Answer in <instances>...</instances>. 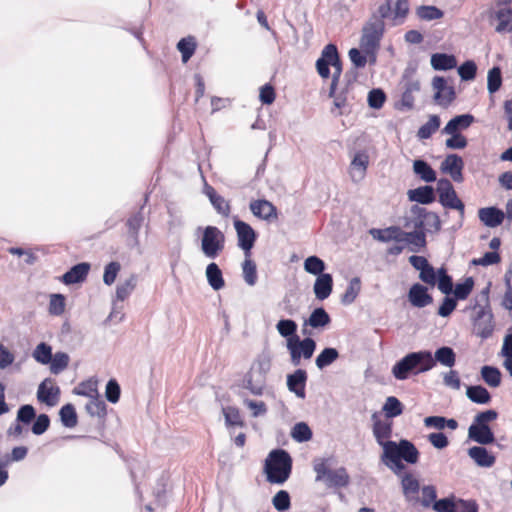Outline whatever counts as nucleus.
Listing matches in <instances>:
<instances>
[{
    "label": "nucleus",
    "instance_id": "09e8293b",
    "mask_svg": "<svg viewBox=\"0 0 512 512\" xmlns=\"http://www.w3.org/2000/svg\"><path fill=\"white\" fill-rule=\"evenodd\" d=\"M62 424L67 428H73L77 425V414L72 404L64 405L59 412Z\"/></svg>",
    "mask_w": 512,
    "mask_h": 512
},
{
    "label": "nucleus",
    "instance_id": "13d9d810",
    "mask_svg": "<svg viewBox=\"0 0 512 512\" xmlns=\"http://www.w3.org/2000/svg\"><path fill=\"white\" fill-rule=\"evenodd\" d=\"M474 287V280L472 277H467L464 282L457 283L455 289L452 291L454 293L456 300H465Z\"/></svg>",
    "mask_w": 512,
    "mask_h": 512
},
{
    "label": "nucleus",
    "instance_id": "7ed1b4c3",
    "mask_svg": "<svg viewBox=\"0 0 512 512\" xmlns=\"http://www.w3.org/2000/svg\"><path fill=\"white\" fill-rule=\"evenodd\" d=\"M291 470L292 458L283 449L271 451L265 460L264 471L269 483L283 484L289 478Z\"/></svg>",
    "mask_w": 512,
    "mask_h": 512
},
{
    "label": "nucleus",
    "instance_id": "393cba45",
    "mask_svg": "<svg viewBox=\"0 0 512 512\" xmlns=\"http://www.w3.org/2000/svg\"><path fill=\"white\" fill-rule=\"evenodd\" d=\"M333 288V278L331 274H322L318 276L314 283V294L316 299L323 301L327 299Z\"/></svg>",
    "mask_w": 512,
    "mask_h": 512
},
{
    "label": "nucleus",
    "instance_id": "ea45409f",
    "mask_svg": "<svg viewBox=\"0 0 512 512\" xmlns=\"http://www.w3.org/2000/svg\"><path fill=\"white\" fill-rule=\"evenodd\" d=\"M501 376L500 370L496 367L486 365L481 368V377L490 387L496 388L500 386Z\"/></svg>",
    "mask_w": 512,
    "mask_h": 512
},
{
    "label": "nucleus",
    "instance_id": "0e129e2a",
    "mask_svg": "<svg viewBox=\"0 0 512 512\" xmlns=\"http://www.w3.org/2000/svg\"><path fill=\"white\" fill-rule=\"evenodd\" d=\"M177 48L182 54V61L186 63L192 57L196 44L192 38H183L178 42Z\"/></svg>",
    "mask_w": 512,
    "mask_h": 512
},
{
    "label": "nucleus",
    "instance_id": "49530a36",
    "mask_svg": "<svg viewBox=\"0 0 512 512\" xmlns=\"http://www.w3.org/2000/svg\"><path fill=\"white\" fill-rule=\"evenodd\" d=\"M137 283V276L132 274L123 283H120L116 289V299L124 301L135 289Z\"/></svg>",
    "mask_w": 512,
    "mask_h": 512
},
{
    "label": "nucleus",
    "instance_id": "6e6d98bb",
    "mask_svg": "<svg viewBox=\"0 0 512 512\" xmlns=\"http://www.w3.org/2000/svg\"><path fill=\"white\" fill-rule=\"evenodd\" d=\"M52 355L51 346L44 342L38 344L33 351V358L41 364H49L52 360Z\"/></svg>",
    "mask_w": 512,
    "mask_h": 512
},
{
    "label": "nucleus",
    "instance_id": "4468645a",
    "mask_svg": "<svg viewBox=\"0 0 512 512\" xmlns=\"http://www.w3.org/2000/svg\"><path fill=\"white\" fill-rule=\"evenodd\" d=\"M435 90L434 100L437 104L448 107L455 99L456 93L452 86H448L444 77L435 76L432 80Z\"/></svg>",
    "mask_w": 512,
    "mask_h": 512
},
{
    "label": "nucleus",
    "instance_id": "f8f14e48",
    "mask_svg": "<svg viewBox=\"0 0 512 512\" xmlns=\"http://www.w3.org/2000/svg\"><path fill=\"white\" fill-rule=\"evenodd\" d=\"M413 212L417 213V218L414 221L415 229H420L425 233H438L440 231L441 220L437 213L417 206L413 208Z\"/></svg>",
    "mask_w": 512,
    "mask_h": 512
},
{
    "label": "nucleus",
    "instance_id": "c03bdc74",
    "mask_svg": "<svg viewBox=\"0 0 512 512\" xmlns=\"http://www.w3.org/2000/svg\"><path fill=\"white\" fill-rule=\"evenodd\" d=\"M144 217L141 211L133 214L127 220V227L130 236L133 239L134 245H139V230L142 226Z\"/></svg>",
    "mask_w": 512,
    "mask_h": 512
},
{
    "label": "nucleus",
    "instance_id": "69168bd1",
    "mask_svg": "<svg viewBox=\"0 0 512 512\" xmlns=\"http://www.w3.org/2000/svg\"><path fill=\"white\" fill-rule=\"evenodd\" d=\"M36 417V411L30 404L22 405L17 411L16 422L30 424Z\"/></svg>",
    "mask_w": 512,
    "mask_h": 512
},
{
    "label": "nucleus",
    "instance_id": "37998d69",
    "mask_svg": "<svg viewBox=\"0 0 512 512\" xmlns=\"http://www.w3.org/2000/svg\"><path fill=\"white\" fill-rule=\"evenodd\" d=\"M403 409V404L394 396H389L382 407V411L387 418H394L401 415L403 413Z\"/></svg>",
    "mask_w": 512,
    "mask_h": 512
},
{
    "label": "nucleus",
    "instance_id": "5fc2aeb1",
    "mask_svg": "<svg viewBox=\"0 0 512 512\" xmlns=\"http://www.w3.org/2000/svg\"><path fill=\"white\" fill-rule=\"evenodd\" d=\"M225 423L228 427L231 426H244V422L241 418L240 412L237 408L232 406H227L222 409Z\"/></svg>",
    "mask_w": 512,
    "mask_h": 512
},
{
    "label": "nucleus",
    "instance_id": "864d4df0",
    "mask_svg": "<svg viewBox=\"0 0 512 512\" xmlns=\"http://www.w3.org/2000/svg\"><path fill=\"white\" fill-rule=\"evenodd\" d=\"M407 244L411 245L410 250L417 252L420 248L426 246V235L425 232L420 229L408 232Z\"/></svg>",
    "mask_w": 512,
    "mask_h": 512
},
{
    "label": "nucleus",
    "instance_id": "3c124183",
    "mask_svg": "<svg viewBox=\"0 0 512 512\" xmlns=\"http://www.w3.org/2000/svg\"><path fill=\"white\" fill-rule=\"evenodd\" d=\"M70 358L69 355L64 352H57L52 355L50 361V370L53 374H59L68 367Z\"/></svg>",
    "mask_w": 512,
    "mask_h": 512
},
{
    "label": "nucleus",
    "instance_id": "a211bd4d",
    "mask_svg": "<svg viewBox=\"0 0 512 512\" xmlns=\"http://www.w3.org/2000/svg\"><path fill=\"white\" fill-rule=\"evenodd\" d=\"M408 300L412 306L423 308L433 302L432 296L428 293L427 287L416 283L413 284L408 292Z\"/></svg>",
    "mask_w": 512,
    "mask_h": 512
},
{
    "label": "nucleus",
    "instance_id": "052dcab7",
    "mask_svg": "<svg viewBox=\"0 0 512 512\" xmlns=\"http://www.w3.org/2000/svg\"><path fill=\"white\" fill-rule=\"evenodd\" d=\"M487 82L489 93L493 94L499 90L502 84L501 70L499 67H493L489 70Z\"/></svg>",
    "mask_w": 512,
    "mask_h": 512
},
{
    "label": "nucleus",
    "instance_id": "a878e982",
    "mask_svg": "<svg viewBox=\"0 0 512 512\" xmlns=\"http://www.w3.org/2000/svg\"><path fill=\"white\" fill-rule=\"evenodd\" d=\"M474 122V116L471 114L457 115L452 118L446 126L443 128V134H454L459 133L461 130H465L471 126Z\"/></svg>",
    "mask_w": 512,
    "mask_h": 512
},
{
    "label": "nucleus",
    "instance_id": "603ef678",
    "mask_svg": "<svg viewBox=\"0 0 512 512\" xmlns=\"http://www.w3.org/2000/svg\"><path fill=\"white\" fill-rule=\"evenodd\" d=\"M86 411L91 416H97L99 418L105 417L107 413L106 404L101 399L100 395L90 399L89 403L86 405Z\"/></svg>",
    "mask_w": 512,
    "mask_h": 512
},
{
    "label": "nucleus",
    "instance_id": "9d476101",
    "mask_svg": "<svg viewBox=\"0 0 512 512\" xmlns=\"http://www.w3.org/2000/svg\"><path fill=\"white\" fill-rule=\"evenodd\" d=\"M384 30V22L368 20L362 28V36L360 39L361 50L363 52L378 51Z\"/></svg>",
    "mask_w": 512,
    "mask_h": 512
},
{
    "label": "nucleus",
    "instance_id": "20e7f679",
    "mask_svg": "<svg viewBox=\"0 0 512 512\" xmlns=\"http://www.w3.org/2000/svg\"><path fill=\"white\" fill-rule=\"evenodd\" d=\"M330 458H316L313 461V470L316 473V482H324L328 488H343L350 482V476L344 467L331 469Z\"/></svg>",
    "mask_w": 512,
    "mask_h": 512
},
{
    "label": "nucleus",
    "instance_id": "4c0bfd02",
    "mask_svg": "<svg viewBox=\"0 0 512 512\" xmlns=\"http://www.w3.org/2000/svg\"><path fill=\"white\" fill-rule=\"evenodd\" d=\"M416 15L420 20L432 21L443 18L444 12L433 5H421L416 8Z\"/></svg>",
    "mask_w": 512,
    "mask_h": 512
},
{
    "label": "nucleus",
    "instance_id": "79ce46f5",
    "mask_svg": "<svg viewBox=\"0 0 512 512\" xmlns=\"http://www.w3.org/2000/svg\"><path fill=\"white\" fill-rule=\"evenodd\" d=\"M440 118L438 115H431L429 120L423 124L418 132L417 136L419 139H428L430 138L440 127Z\"/></svg>",
    "mask_w": 512,
    "mask_h": 512
},
{
    "label": "nucleus",
    "instance_id": "c756f323",
    "mask_svg": "<svg viewBox=\"0 0 512 512\" xmlns=\"http://www.w3.org/2000/svg\"><path fill=\"white\" fill-rule=\"evenodd\" d=\"M408 198L420 204H430L435 200L434 188L432 186H421L408 191Z\"/></svg>",
    "mask_w": 512,
    "mask_h": 512
},
{
    "label": "nucleus",
    "instance_id": "412c9836",
    "mask_svg": "<svg viewBox=\"0 0 512 512\" xmlns=\"http://www.w3.org/2000/svg\"><path fill=\"white\" fill-rule=\"evenodd\" d=\"M307 373L305 370L297 369L294 373L287 376V387L295 393L298 398L304 399Z\"/></svg>",
    "mask_w": 512,
    "mask_h": 512
},
{
    "label": "nucleus",
    "instance_id": "bb28decb",
    "mask_svg": "<svg viewBox=\"0 0 512 512\" xmlns=\"http://www.w3.org/2000/svg\"><path fill=\"white\" fill-rule=\"evenodd\" d=\"M494 17L498 21L496 32L506 33L512 31V9L507 6H497Z\"/></svg>",
    "mask_w": 512,
    "mask_h": 512
},
{
    "label": "nucleus",
    "instance_id": "58836bf2",
    "mask_svg": "<svg viewBox=\"0 0 512 512\" xmlns=\"http://www.w3.org/2000/svg\"><path fill=\"white\" fill-rule=\"evenodd\" d=\"M339 358V352L336 348H325L321 351V353L316 357L315 364L318 369L322 370L327 366L331 365Z\"/></svg>",
    "mask_w": 512,
    "mask_h": 512
},
{
    "label": "nucleus",
    "instance_id": "680f3d73",
    "mask_svg": "<svg viewBox=\"0 0 512 512\" xmlns=\"http://www.w3.org/2000/svg\"><path fill=\"white\" fill-rule=\"evenodd\" d=\"M272 504L280 512L287 511L291 505L289 493L285 490L278 491L272 499Z\"/></svg>",
    "mask_w": 512,
    "mask_h": 512
},
{
    "label": "nucleus",
    "instance_id": "5701e85b",
    "mask_svg": "<svg viewBox=\"0 0 512 512\" xmlns=\"http://www.w3.org/2000/svg\"><path fill=\"white\" fill-rule=\"evenodd\" d=\"M468 437L480 445H488L495 441L494 433L489 426L471 424Z\"/></svg>",
    "mask_w": 512,
    "mask_h": 512
},
{
    "label": "nucleus",
    "instance_id": "ddd939ff",
    "mask_svg": "<svg viewBox=\"0 0 512 512\" xmlns=\"http://www.w3.org/2000/svg\"><path fill=\"white\" fill-rule=\"evenodd\" d=\"M234 227L237 233L238 246L244 251L245 257H250L251 249L257 238L256 232L248 223L239 219L234 221Z\"/></svg>",
    "mask_w": 512,
    "mask_h": 512
},
{
    "label": "nucleus",
    "instance_id": "a19ab883",
    "mask_svg": "<svg viewBox=\"0 0 512 512\" xmlns=\"http://www.w3.org/2000/svg\"><path fill=\"white\" fill-rule=\"evenodd\" d=\"M74 393L90 399L95 398L100 395L98 392V381L92 378L87 381H83L74 389Z\"/></svg>",
    "mask_w": 512,
    "mask_h": 512
},
{
    "label": "nucleus",
    "instance_id": "9b49d317",
    "mask_svg": "<svg viewBox=\"0 0 512 512\" xmlns=\"http://www.w3.org/2000/svg\"><path fill=\"white\" fill-rule=\"evenodd\" d=\"M286 347L290 354L291 363L298 366L301 363V358L308 360L313 356L316 342L311 337L301 340L299 336H295V338L287 340Z\"/></svg>",
    "mask_w": 512,
    "mask_h": 512
},
{
    "label": "nucleus",
    "instance_id": "8fccbe9b",
    "mask_svg": "<svg viewBox=\"0 0 512 512\" xmlns=\"http://www.w3.org/2000/svg\"><path fill=\"white\" fill-rule=\"evenodd\" d=\"M304 270L312 275L320 276L324 274L325 263L317 256H309L304 261Z\"/></svg>",
    "mask_w": 512,
    "mask_h": 512
},
{
    "label": "nucleus",
    "instance_id": "f704fd0d",
    "mask_svg": "<svg viewBox=\"0 0 512 512\" xmlns=\"http://www.w3.org/2000/svg\"><path fill=\"white\" fill-rule=\"evenodd\" d=\"M413 171L421 180L425 182H434L436 180V172L424 160H414Z\"/></svg>",
    "mask_w": 512,
    "mask_h": 512
},
{
    "label": "nucleus",
    "instance_id": "b1692460",
    "mask_svg": "<svg viewBox=\"0 0 512 512\" xmlns=\"http://www.w3.org/2000/svg\"><path fill=\"white\" fill-rule=\"evenodd\" d=\"M467 453L479 467L490 468L496 461L495 456L483 446H473L468 449Z\"/></svg>",
    "mask_w": 512,
    "mask_h": 512
},
{
    "label": "nucleus",
    "instance_id": "0eeeda50",
    "mask_svg": "<svg viewBox=\"0 0 512 512\" xmlns=\"http://www.w3.org/2000/svg\"><path fill=\"white\" fill-rule=\"evenodd\" d=\"M270 367V360L267 358H260L254 362L245 376L244 388L248 389L253 395H262Z\"/></svg>",
    "mask_w": 512,
    "mask_h": 512
},
{
    "label": "nucleus",
    "instance_id": "f03ea898",
    "mask_svg": "<svg viewBox=\"0 0 512 512\" xmlns=\"http://www.w3.org/2000/svg\"><path fill=\"white\" fill-rule=\"evenodd\" d=\"M402 492L405 500L413 507H431L437 497L436 488L433 485H425L422 488L418 479L411 473H405L401 478Z\"/></svg>",
    "mask_w": 512,
    "mask_h": 512
},
{
    "label": "nucleus",
    "instance_id": "6ab92c4d",
    "mask_svg": "<svg viewBox=\"0 0 512 512\" xmlns=\"http://www.w3.org/2000/svg\"><path fill=\"white\" fill-rule=\"evenodd\" d=\"M250 210L254 216L266 221L277 219L278 216L277 208L265 199L252 201Z\"/></svg>",
    "mask_w": 512,
    "mask_h": 512
},
{
    "label": "nucleus",
    "instance_id": "72a5a7b5",
    "mask_svg": "<svg viewBox=\"0 0 512 512\" xmlns=\"http://www.w3.org/2000/svg\"><path fill=\"white\" fill-rule=\"evenodd\" d=\"M331 322L329 314L324 308H316L312 311L309 318L305 320L303 326H310L312 328H324Z\"/></svg>",
    "mask_w": 512,
    "mask_h": 512
},
{
    "label": "nucleus",
    "instance_id": "e2e57ef3",
    "mask_svg": "<svg viewBox=\"0 0 512 512\" xmlns=\"http://www.w3.org/2000/svg\"><path fill=\"white\" fill-rule=\"evenodd\" d=\"M65 311V297L62 294H52L49 302V313L60 316Z\"/></svg>",
    "mask_w": 512,
    "mask_h": 512
},
{
    "label": "nucleus",
    "instance_id": "dca6fc26",
    "mask_svg": "<svg viewBox=\"0 0 512 512\" xmlns=\"http://www.w3.org/2000/svg\"><path fill=\"white\" fill-rule=\"evenodd\" d=\"M60 389L53 384L50 378L45 379L38 387L37 399L48 406H55L58 402Z\"/></svg>",
    "mask_w": 512,
    "mask_h": 512
},
{
    "label": "nucleus",
    "instance_id": "c85d7f7f",
    "mask_svg": "<svg viewBox=\"0 0 512 512\" xmlns=\"http://www.w3.org/2000/svg\"><path fill=\"white\" fill-rule=\"evenodd\" d=\"M373 434L377 443L382 446L385 451V445L388 443L392 434V423L382 420H375L373 424Z\"/></svg>",
    "mask_w": 512,
    "mask_h": 512
},
{
    "label": "nucleus",
    "instance_id": "338daca9",
    "mask_svg": "<svg viewBox=\"0 0 512 512\" xmlns=\"http://www.w3.org/2000/svg\"><path fill=\"white\" fill-rule=\"evenodd\" d=\"M477 66L474 61L468 60L458 68V74L464 81L473 80L476 76Z\"/></svg>",
    "mask_w": 512,
    "mask_h": 512
},
{
    "label": "nucleus",
    "instance_id": "1a4fd4ad",
    "mask_svg": "<svg viewBox=\"0 0 512 512\" xmlns=\"http://www.w3.org/2000/svg\"><path fill=\"white\" fill-rule=\"evenodd\" d=\"M436 190L439 194V202L443 207L455 209L459 212L460 220L457 228H460L463 224L465 205L457 196L452 183L446 178H441L437 182Z\"/></svg>",
    "mask_w": 512,
    "mask_h": 512
},
{
    "label": "nucleus",
    "instance_id": "7c9ffc66",
    "mask_svg": "<svg viewBox=\"0 0 512 512\" xmlns=\"http://www.w3.org/2000/svg\"><path fill=\"white\" fill-rule=\"evenodd\" d=\"M390 449H386L383 451L381 456L382 462L388 466L395 474H399L405 469V465L402 462V459L399 458V455L396 454V447L394 445H390Z\"/></svg>",
    "mask_w": 512,
    "mask_h": 512
},
{
    "label": "nucleus",
    "instance_id": "f3484780",
    "mask_svg": "<svg viewBox=\"0 0 512 512\" xmlns=\"http://www.w3.org/2000/svg\"><path fill=\"white\" fill-rule=\"evenodd\" d=\"M464 167L463 159L457 154L448 155L441 163V170L448 173L455 182H462V170Z\"/></svg>",
    "mask_w": 512,
    "mask_h": 512
},
{
    "label": "nucleus",
    "instance_id": "f257e3e1",
    "mask_svg": "<svg viewBox=\"0 0 512 512\" xmlns=\"http://www.w3.org/2000/svg\"><path fill=\"white\" fill-rule=\"evenodd\" d=\"M452 368L456 362V354L451 347L442 346L435 351L422 350L411 352L398 361L392 368V374L397 380H405L410 373L415 375L431 370L436 363Z\"/></svg>",
    "mask_w": 512,
    "mask_h": 512
},
{
    "label": "nucleus",
    "instance_id": "2eb2a0df",
    "mask_svg": "<svg viewBox=\"0 0 512 512\" xmlns=\"http://www.w3.org/2000/svg\"><path fill=\"white\" fill-rule=\"evenodd\" d=\"M390 445H394L396 447V454H398L399 458L402 460L409 464H415L418 462L419 451L412 442L406 439L400 440L399 443L388 441L385 448L390 449Z\"/></svg>",
    "mask_w": 512,
    "mask_h": 512
},
{
    "label": "nucleus",
    "instance_id": "de8ad7c7",
    "mask_svg": "<svg viewBox=\"0 0 512 512\" xmlns=\"http://www.w3.org/2000/svg\"><path fill=\"white\" fill-rule=\"evenodd\" d=\"M361 289V281L358 277H354L349 282L348 287L346 288L345 293L342 295L341 302L344 305H349L353 303L358 296Z\"/></svg>",
    "mask_w": 512,
    "mask_h": 512
},
{
    "label": "nucleus",
    "instance_id": "cd10ccee",
    "mask_svg": "<svg viewBox=\"0 0 512 512\" xmlns=\"http://www.w3.org/2000/svg\"><path fill=\"white\" fill-rule=\"evenodd\" d=\"M89 269L90 264L85 262L79 263L62 276V281L68 285L83 282L87 277Z\"/></svg>",
    "mask_w": 512,
    "mask_h": 512
},
{
    "label": "nucleus",
    "instance_id": "774afa93",
    "mask_svg": "<svg viewBox=\"0 0 512 512\" xmlns=\"http://www.w3.org/2000/svg\"><path fill=\"white\" fill-rule=\"evenodd\" d=\"M120 269H121L120 263L115 262V261L110 262L108 265H106L105 270H104V275H103V282L106 285H109V286L112 285L115 282Z\"/></svg>",
    "mask_w": 512,
    "mask_h": 512
},
{
    "label": "nucleus",
    "instance_id": "39448f33",
    "mask_svg": "<svg viewBox=\"0 0 512 512\" xmlns=\"http://www.w3.org/2000/svg\"><path fill=\"white\" fill-rule=\"evenodd\" d=\"M329 66L334 68L332 82L329 90V96H333L334 90L337 88L342 73V63L338 54L337 47L334 44L326 45L322 50L321 57L316 61L317 72L324 79H327L330 76Z\"/></svg>",
    "mask_w": 512,
    "mask_h": 512
},
{
    "label": "nucleus",
    "instance_id": "4be33fe9",
    "mask_svg": "<svg viewBox=\"0 0 512 512\" xmlns=\"http://www.w3.org/2000/svg\"><path fill=\"white\" fill-rule=\"evenodd\" d=\"M478 217L485 226L494 228L503 223L505 214L496 207H485L478 210Z\"/></svg>",
    "mask_w": 512,
    "mask_h": 512
},
{
    "label": "nucleus",
    "instance_id": "2f4dec72",
    "mask_svg": "<svg viewBox=\"0 0 512 512\" xmlns=\"http://www.w3.org/2000/svg\"><path fill=\"white\" fill-rule=\"evenodd\" d=\"M205 275L207 282L215 291H218L225 286L222 271L215 262H211L207 265Z\"/></svg>",
    "mask_w": 512,
    "mask_h": 512
},
{
    "label": "nucleus",
    "instance_id": "bf43d9fd",
    "mask_svg": "<svg viewBox=\"0 0 512 512\" xmlns=\"http://www.w3.org/2000/svg\"><path fill=\"white\" fill-rule=\"evenodd\" d=\"M291 436L298 442H306L312 438V431L306 423L300 422L293 427Z\"/></svg>",
    "mask_w": 512,
    "mask_h": 512
},
{
    "label": "nucleus",
    "instance_id": "473e14b6",
    "mask_svg": "<svg viewBox=\"0 0 512 512\" xmlns=\"http://www.w3.org/2000/svg\"><path fill=\"white\" fill-rule=\"evenodd\" d=\"M431 66L438 71L450 70L457 66V60L453 55L435 53L431 56Z\"/></svg>",
    "mask_w": 512,
    "mask_h": 512
},
{
    "label": "nucleus",
    "instance_id": "4d7b16f0",
    "mask_svg": "<svg viewBox=\"0 0 512 512\" xmlns=\"http://www.w3.org/2000/svg\"><path fill=\"white\" fill-rule=\"evenodd\" d=\"M242 269L245 282L249 286H254L257 281V270L256 264L250 259V257H245Z\"/></svg>",
    "mask_w": 512,
    "mask_h": 512
},
{
    "label": "nucleus",
    "instance_id": "a18cd8bd",
    "mask_svg": "<svg viewBox=\"0 0 512 512\" xmlns=\"http://www.w3.org/2000/svg\"><path fill=\"white\" fill-rule=\"evenodd\" d=\"M297 323L292 319H281L276 324V329L278 333L288 339L295 338L297 332Z\"/></svg>",
    "mask_w": 512,
    "mask_h": 512
},
{
    "label": "nucleus",
    "instance_id": "aec40b11",
    "mask_svg": "<svg viewBox=\"0 0 512 512\" xmlns=\"http://www.w3.org/2000/svg\"><path fill=\"white\" fill-rule=\"evenodd\" d=\"M369 163V157L365 152H358L351 161L349 174L353 182H360L365 174Z\"/></svg>",
    "mask_w": 512,
    "mask_h": 512
},
{
    "label": "nucleus",
    "instance_id": "6e6552de",
    "mask_svg": "<svg viewBox=\"0 0 512 512\" xmlns=\"http://www.w3.org/2000/svg\"><path fill=\"white\" fill-rule=\"evenodd\" d=\"M225 235L216 226H206L202 230L201 251L209 259L217 258L224 250Z\"/></svg>",
    "mask_w": 512,
    "mask_h": 512
},
{
    "label": "nucleus",
    "instance_id": "c9c22d12",
    "mask_svg": "<svg viewBox=\"0 0 512 512\" xmlns=\"http://www.w3.org/2000/svg\"><path fill=\"white\" fill-rule=\"evenodd\" d=\"M466 396L474 403L487 404L491 401V395L489 391L481 386H468L466 390Z\"/></svg>",
    "mask_w": 512,
    "mask_h": 512
},
{
    "label": "nucleus",
    "instance_id": "423d86ee",
    "mask_svg": "<svg viewBox=\"0 0 512 512\" xmlns=\"http://www.w3.org/2000/svg\"><path fill=\"white\" fill-rule=\"evenodd\" d=\"M488 293L489 288H486L481 293L480 297L484 305L476 303L473 306V310L475 311V316L473 317L474 332L482 339L490 337L494 330L493 314L489 308Z\"/></svg>",
    "mask_w": 512,
    "mask_h": 512
},
{
    "label": "nucleus",
    "instance_id": "e433bc0d",
    "mask_svg": "<svg viewBox=\"0 0 512 512\" xmlns=\"http://www.w3.org/2000/svg\"><path fill=\"white\" fill-rule=\"evenodd\" d=\"M420 91V82L418 80H410L405 85V90L401 97V104L407 109L414 106V94Z\"/></svg>",
    "mask_w": 512,
    "mask_h": 512
}]
</instances>
